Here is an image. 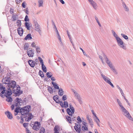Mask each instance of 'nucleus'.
<instances>
[{
    "mask_svg": "<svg viewBox=\"0 0 133 133\" xmlns=\"http://www.w3.org/2000/svg\"><path fill=\"white\" fill-rule=\"evenodd\" d=\"M31 109V107L30 105H27L21 108L19 107L15 109V111L17 113H19L21 114V120L22 122L21 123H22L23 122V118H25V121L29 122L33 117V116L31 113H29V112Z\"/></svg>",
    "mask_w": 133,
    "mask_h": 133,
    "instance_id": "1",
    "label": "nucleus"
},
{
    "mask_svg": "<svg viewBox=\"0 0 133 133\" xmlns=\"http://www.w3.org/2000/svg\"><path fill=\"white\" fill-rule=\"evenodd\" d=\"M0 88L1 90H3L0 94L1 96L3 98L5 96L7 98L6 99V101L8 102H12V99L11 97L9 96L12 94L11 89H8L6 90L5 88L3 86L1 87Z\"/></svg>",
    "mask_w": 133,
    "mask_h": 133,
    "instance_id": "2",
    "label": "nucleus"
},
{
    "mask_svg": "<svg viewBox=\"0 0 133 133\" xmlns=\"http://www.w3.org/2000/svg\"><path fill=\"white\" fill-rule=\"evenodd\" d=\"M121 109L123 115L129 120L133 121V119L128 111L124 107Z\"/></svg>",
    "mask_w": 133,
    "mask_h": 133,
    "instance_id": "3",
    "label": "nucleus"
},
{
    "mask_svg": "<svg viewBox=\"0 0 133 133\" xmlns=\"http://www.w3.org/2000/svg\"><path fill=\"white\" fill-rule=\"evenodd\" d=\"M118 45L120 48L126 50L127 49L126 46L124 45L123 41L119 37L116 39Z\"/></svg>",
    "mask_w": 133,
    "mask_h": 133,
    "instance_id": "4",
    "label": "nucleus"
},
{
    "mask_svg": "<svg viewBox=\"0 0 133 133\" xmlns=\"http://www.w3.org/2000/svg\"><path fill=\"white\" fill-rule=\"evenodd\" d=\"M101 76L102 78L103 79L104 81L107 83L109 84L112 88L114 87L113 84L111 82L110 79L107 76L103 75L102 73L101 74Z\"/></svg>",
    "mask_w": 133,
    "mask_h": 133,
    "instance_id": "5",
    "label": "nucleus"
},
{
    "mask_svg": "<svg viewBox=\"0 0 133 133\" xmlns=\"http://www.w3.org/2000/svg\"><path fill=\"white\" fill-rule=\"evenodd\" d=\"M12 90L13 93L16 96H19L23 92L22 91H20V87L19 86L17 88L16 87L15 88L12 89Z\"/></svg>",
    "mask_w": 133,
    "mask_h": 133,
    "instance_id": "6",
    "label": "nucleus"
},
{
    "mask_svg": "<svg viewBox=\"0 0 133 133\" xmlns=\"http://www.w3.org/2000/svg\"><path fill=\"white\" fill-rule=\"evenodd\" d=\"M14 104L16 107H19L23 104V100L21 98L17 97L14 101Z\"/></svg>",
    "mask_w": 133,
    "mask_h": 133,
    "instance_id": "7",
    "label": "nucleus"
},
{
    "mask_svg": "<svg viewBox=\"0 0 133 133\" xmlns=\"http://www.w3.org/2000/svg\"><path fill=\"white\" fill-rule=\"evenodd\" d=\"M106 62L111 69L112 71L114 72L116 74H118L117 72L111 62L109 60L106 61Z\"/></svg>",
    "mask_w": 133,
    "mask_h": 133,
    "instance_id": "8",
    "label": "nucleus"
},
{
    "mask_svg": "<svg viewBox=\"0 0 133 133\" xmlns=\"http://www.w3.org/2000/svg\"><path fill=\"white\" fill-rule=\"evenodd\" d=\"M16 85V83L15 81H10V83H9L8 85V87H9L8 89H11L10 88H12V89L15 88V86Z\"/></svg>",
    "mask_w": 133,
    "mask_h": 133,
    "instance_id": "9",
    "label": "nucleus"
},
{
    "mask_svg": "<svg viewBox=\"0 0 133 133\" xmlns=\"http://www.w3.org/2000/svg\"><path fill=\"white\" fill-rule=\"evenodd\" d=\"M91 5L93 7L94 9L96 10L98 6L96 3L93 0H88Z\"/></svg>",
    "mask_w": 133,
    "mask_h": 133,
    "instance_id": "10",
    "label": "nucleus"
},
{
    "mask_svg": "<svg viewBox=\"0 0 133 133\" xmlns=\"http://www.w3.org/2000/svg\"><path fill=\"white\" fill-rule=\"evenodd\" d=\"M35 123L37 124V125H36L35 124H32V128L34 130L37 131L39 130V126L40 125V123L38 122H35Z\"/></svg>",
    "mask_w": 133,
    "mask_h": 133,
    "instance_id": "11",
    "label": "nucleus"
},
{
    "mask_svg": "<svg viewBox=\"0 0 133 133\" xmlns=\"http://www.w3.org/2000/svg\"><path fill=\"white\" fill-rule=\"evenodd\" d=\"M75 125L74 126V128L76 131L78 133H80L81 130V126L80 124L75 123Z\"/></svg>",
    "mask_w": 133,
    "mask_h": 133,
    "instance_id": "12",
    "label": "nucleus"
},
{
    "mask_svg": "<svg viewBox=\"0 0 133 133\" xmlns=\"http://www.w3.org/2000/svg\"><path fill=\"white\" fill-rule=\"evenodd\" d=\"M29 49L27 50V54L29 57H33L34 54V52L32 50H30Z\"/></svg>",
    "mask_w": 133,
    "mask_h": 133,
    "instance_id": "13",
    "label": "nucleus"
},
{
    "mask_svg": "<svg viewBox=\"0 0 133 133\" xmlns=\"http://www.w3.org/2000/svg\"><path fill=\"white\" fill-rule=\"evenodd\" d=\"M60 105L62 108H66L68 107V104L67 102L65 101L64 102V104L62 102H61Z\"/></svg>",
    "mask_w": 133,
    "mask_h": 133,
    "instance_id": "14",
    "label": "nucleus"
},
{
    "mask_svg": "<svg viewBox=\"0 0 133 133\" xmlns=\"http://www.w3.org/2000/svg\"><path fill=\"white\" fill-rule=\"evenodd\" d=\"M5 114L7 116L8 119H11L13 117L12 114L9 111L5 112Z\"/></svg>",
    "mask_w": 133,
    "mask_h": 133,
    "instance_id": "15",
    "label": "nucleus"
},
{
    "mask_svg": "<svg viewBox=\"0 0 133 133\" xmlns=\"http://www.w3.org/2000/svg\"><path fill=\"white\" fill-rule=\"evenodd\" d=\"M75 97H76V98L78 100L79 103L81 104L82 101L81 100V98L80 95L78 93H76V94H75Z\"/></svg>",
    "mask_w": 133,
    "mask_h": 133,
    "instance_id": "16",
    "label": "nucleus"
},
{
    "mask_svg": "<svg viewBox=\"0 0 133 133\" xmlns=\"http://www.w3.org/2000/svg\"><path fill=\"white\" fill-rule=\"evenodd\" d=\"M19 35L21 36L22 35L23 30V29L22 27H19L17 29Z\"/></svg>",
    "mask_w": 133,
    "mask_h": 133,
    "instance_id": "17",
    "label": "nucleus"
},
{
    "mask_svg": "<svg viewBox=\"0 0 133 133\" xmlns=\"http://www.w3.org/2000/svg\"><path fill=\"white\" fill-rule=\"evenodd\" d=\"M28 63L31 67L34 68L35 66V64L33 61L31 60H29L28 61Z\"/></svg>",
    "mask_w": 133,
    "mask_h": 133,
    "instance_id": "18",
    "label": "nucleus"
},
{
    "mask_svg": "<svg viewBox=\"0 0 133 133\" xmlns=\"http://www.w3.org/2000/svg\"><path fill=\"white\" fill-rule=\"evenodd\" d=\"M122 6L125 10L126 11L128 12L129 11V9L128 6L126 5L124 2H122Z\"/></svg>",
    "mask_w": 133,
    "mask_h": 133,
    "instance_id": "19",
    "label": "nucleus"
},
{
    "mask_svg": "<svg viewBox=\"0 0 133 133\" xmlns=\"http://www.w3.org/2000/svg\"><path fill=\"white\" fill-rule=\"evenodd\" d=\"M10 78L9 77H7L4 79L5 83V84H7L8 85L10 82Z\"/></svg>",
    "mask_w": 133,
    "mask_h": 133,
    "instance_id": "20",
    "label": "nucleus"
},
{
    "mask_svg": "<svg viewBox=\"0 0 133 133\" xmlns=\"http://www.w3.org/2000/svg\"><path fill=\"white\" fill-rule=\"evenodd\" d=\"M51 83L55 89H59V86L56 83H55L54 82H52Z\"/></svg>",
    "mask_w": 133,
    "mask_h": 133,
    "instance_id": "21",
    "label": "nucleus"
},
{
    "mask_svg": "<svg viewBox=\"0 0 133 133\" xmlns=\"http://www.w3.org/2000/svg\"><path fill=\"white\" fill-rule=\"evenodd\" d=\"M35 30L38 31L39 34L41 35V29L40 28V26H37V27H35Z\"/></svg>",
    "mask_w": 133,
    "mask_h": 133,
    "instance_id": "22",
    "label": "nucleus"
},
{
    "mask_svg": "<svg viewBox=\"0 0 133 133\" xmlns=\"http://www.w3.org/2000/svg\"><path fill=\"white\" fill-rule=\"evenodd\" d=\"M59 90L58 94L60 96H62L64 94V92L62 88H60Z\"/></svg>",
    "mask_w": 133,
    "mask_h": 133,
    "instance_id": "23",
    "label": "nucleus"
},
{
    "mask_svg": "<svg viewBox=\"0 0 133 133\" xmlns=\"http://www.w3.org/2000/svg\"><path fill=\"white\" fill-rule=\"evenodd\" d=\"M32 39V37H31V34H28L24 38L25 40H27V39Z\"/></svg>",
    "mask_w": 133,
    "mask_h": 133,
    "instance_id": "24",
    "label": "nucleus"
},
{
    "mask_svg": "<svg viewBox=\"0 0 133 133\" xmlns=\"http://www.w3.org/2000/svg\"><path fill=\"white\" fill-rule=\"evenodd\" d=\"M111 32L112 33L113 36L116 38V39H118L119 38L118 35L116 34L115 32L113 30H112Z\"/></svg>",
    "mask_w": 133,
    "mask_h": 133,
    "instance_id": "25",
    "label": "nucleus"
},
{
    "mask_svg": "<svg viewBox=\"0 0 133 133\" xmlns=\"http://www.w3.org/2000/svg\"><path fill=\"white\" fill-rule=\"evenodd\" d=\"M66 112L68 113V115H71V116L73 114L72 111H71L69 108H67L66 109Z\"/></svg>",
    "mask_w": 133,
    "mask_h": 133,
    "instance_id": "26",
    "label": "nucleus"
},
{
    "mask_svg": "<svg viewBox=\"0 0 133 133\" xmlns=\"http://www.w3.org/2000/svg\"><path fill=\"white\" fill-rule=\"evenodd\" d=\"M66 117L67 120L68 121L69 123H71V121H72V118L71 117L68 115L66 116Z\"/></svg>",
    "mask_w": 133,
    "mask_h": 133,
    "instance_id": "27",
    "label": "nucleus"
},
{
    "mask_svg": "<svg viewBox=\"0 0 133 133\" xmlns=\"http://www.w3.org/2000/svg\"><path fill=\"white\" fill-rule=\"evenodd\" d=\"M42 68L43 71L45 72H46V66L43 64H42Z\"/></svg>",
    "mask_w": 133,
    "mask_h": 133,
    "instance_id": "28",
    "label": "nucleus"
},
{
    "mask_svg": "<svg viewBox=\"0 0 133 133\" xmlns=\"http://www.w3.org/2000/svg\"><path fill=\"white\" fill-rule=\"evenodd\" d=\"M117 101L118 105H119L121 109L123 108L124 107L122 105V104L121 103L120 101L118 99H117Z\"/></svg>",
    "mask_w": 133,
    "mask_h": 133,
    "instance_id": "29",
    "label": "nucleus"
},
{
    "mask_svg": "<svg viewBox=\"0 0 133 133\" xmlns=\"http://www.w3.org/2000/svg\"><path fill=\"white\" fill-rule=\"evenodd\" d=\"M39 7H40L43 6V0H38Z\"/></svg>",
    "mask_w": 133,
    "mask_h": 133,
    "instance_id": "30",
    "label": "nucleus"
},
{
    "mask_svg": "<svg viewBox=\"0 0 133 133\" xmlns=\"http://www.w3.org/2000/svg\"><path fill=\"white\" fill-rule=\"evenodd\" d=\"M25 26L27 29L28 30H30V25L29 23L27 22H26L25 23Z\"/></svg>",
    "mask_w": 133,
    "mask_h": 133,
    "instance_id": "31",
    "label": "nucleus"
},
{
    "mask_svg": "<svg viewBox=\"0 0 133 133\" xmlns=\"http://www.w3.org/2000/svg\"><path fill=\"white\" fill-rule=\"evenodd\" d=\"M69 105V108H70V109H71V111H72L73 113H74L75 112V109L72 106L71 104H70Z\"/></svg>",
    "mask_w": 133,
    "mask_h": 133,
    "instance_id": "32",
    "label": "nucleus"
},
{
    "mask_svg": "<svg viewBox=\"0 0 133 133\" xmlns=\"http://www.w3.org/2000/svg\"><path fill=\"white\" fill-rule=\"evenodd\" d=\"M88 120L89 121V122L90 125H91V127H92V126L93 125V122L92 119L91 118L89 119H88Z\"/></svg>",
    "mask_w": 133,
    "mask_h": 133,
    "instance_id": "33",
    "label": "nucleus"
},
{
    "mask_svg": "<svg viewBox=\"0 0 133 133\" xmlns=\"http://www.w3.org/2000/svg\"><path fill=\"white\" fill-rule=\"evenodd\" d=\"M58 127L57 126H56L54 129V133H59L58 130Z\"/></svg>",
    "mask_w": 133,
    "mask_h": 133,
    "instance_id": "34",
    "label": "nucleus"
},
{
    "mask_svg": "<svg viewBox=\"0 0 133 133\" xmlns=\"http://www.w3.org/2000/svg\"><path fill=\"white\" fill-rule=\"evenodd\" d=\"M17 16V15H15L14 14H13L12 16V21H14L16 19Z\"/></svg>",
    "mask_w": 133,
    "mask_h": 133,
    "instance_id": "35",
    "label": "nucleus"
},
{
    "mask_svg": "<svg viewBox=\"0 0 133 133\" xmlns=\"http://www.w3.org/2000/svg\"><path fill=\"white\" fill-rule=\"evenodd\" d=\"M29 46V45L28 43H26L24 45V49L26 50L27 49Z\"/></svg>",
    "mask_w": 133,
    "mask_h": 133,
    "instance_id": "36",
    "label": "nucleus"
},
{
    "mask_svg": "<svg viewBox=\"0 0 133 133\" xmlns=\"http://www.w3.org/2000/svg\"><path fill=\"white\" fill-rule=\"evenodd\" d=\"M17 25L18 26L20 27L21 26V20H18L17 22Z\"/></svg>",
    "mask_w": 133,
    "mask_h": 133,
    "instance_id": "37",
    "label": "nucleus"
},
{
    "mask_svg": "<svg viewBox=\"0 0 133 133\" xmlns=\"http://www.w3.org/2000/svg\"><path fill=\"white\" fill-rule=\"evenodd\" d=\"M48 90L49 91V92L51 93H53V91L52 88L50 87H48Z\"/></svg>",
    "mask_w": 133,
    "mask_h": 133,
    "instance_id": "38",
    "label": "nucleus"
},
{
    "mask_svg": "<svg viewBox=\"0 0 133 133\" xmlns=\"http://www.w3.org/2000/svg\"><path fill=\"white\" fill-rule=\"evenodd\" d=\"M121 35L126 40L128 39V37L126 35H125L123 34H121Z\"/></svg>",
    "mask_w": 133,
    "mask_h": 133,
    "instance_id": "39",
    "label": "nucleus"
},
{
    "mask_svg": "<svg viewBox=\"0 0 133 133\" xmlns=\"http://www.w3.org/2000/svg\"><path fill=\"white\" fill-rule=\"evenodd\" d=\"M51 72H48L46 73V75L47 77L48 78H51L52 76V75H50V74H51Z\"/></svg>",
    "mask_w": 133,
    "mask_h": 133,
    "instance_id": "40",
    "label": "nucleus"
},
{
    "mask_svg": "<svg viewBox=\"0 0 133 133\" xmlns=\"http://www.w3.org/2000/svg\"><path fill=\"white\" fill-rule=\"evenodd\" d=\"M39 73L40 76L41 77H44V75L43 74V73L42 71L39 70Z\"/></svg>",
    "mask_w": 133,
    "mask_h": 133,
    "instance_id": "41",
    "label": "nucleus"
},
{
    "mask_svg": "<svg viewBox=\"0 0 133 133\" xmlns=\"http://www.w3.org/2000/svg\"><path fill=\"white\" fill-rule=\"evenodd\" d=\"M82 129L83 131L87 130H88V128L87 127H85V126H83L82 127Z\"/></svg>",
    "mask_w": 133,
    "mask_h": 133,
    "instance_id": "42",
    "label": "nucleus"
},
{
    "mask_svg": "<svg viewBox=\"0 0 133 133\" xmlns=\"http://www.w3.org/2000/svg\"><path fill=\"white\" fill-rule=\"evenodd\" d=\"M45 131V130L44 128H41L40 130V132L39 133H44Z\"/></svg>",
    "mask_w": 133,
    "mask_h": 133,
    "instance_id": "43",
    "label": "nucleus"
},
{
    "mask_svg": "<svg viewBox=\"0 0 133 133\" xmlns=\"http://www.w3.org/2000/svg\"><path fill=\"white\" fill-rule=\"evenodd\" d=\"M38 59L39 60L40 63H41V65L42 64H44L43 59L41 57H38Z\"/></svg>",
    "mask_w": 133,
    "mask_h": 133,
    "instance_id": "44",
    "label": "nucleus"
},
{
    "mask_svg": "<svg viewBox=\"0 0 133 133\" xmlns=\"http://www.w3.org/2000/svg\"><path fill=\"white\" fill-rule=\"evenodd\" d=\"M103 57H104V58L106 61H107V60H109L107 56L105 55V54L103 53Z\"/></svg>",
    "mask_w": 133,
    "mask_h": 133,
    "instance_id": "45",
    "label": "nucleus"
},
{
    "mask_svg": "<svg viewBox=\"0 0 133 133\" xmlns=\"http://www.w3.org/2000/svg\"><path fill=\"white\" fill-rule=\"evenodd\" d=\"M24 21L25 22L29 21V19L28 18V16L27 15L25 16L24 18Z\"/></svg>",
    "mask_w": 133,
    "mask_h": 133,
    "instance_id": "46",
    "label": "nucleus"
},
{
    "mask_svg": "<svg viewBox=\"0 0 133 133\" xmlns=\"http://www.w3.org/2000/svg\"><path fill=\"white\" fill-rule=\"evenodd\" d=\"M40 48L38 46H37L36 49V51L37 53H39L40 52Z\"/></svg>",
    "mask_w": 133,
    "mask_h": 133,
    "instance_id": "47",
    "label": "nucleus"
},
{
    "mask_svg": "<svg viewBox=\"0 0 133 133\" xmlns=\"http://www.w3.org/2000/svg\"><path fill=\"white\" fill-rule=\"evenodd\" d=\"M54 100L55 101V100L58 99V96L57 95H54L53 97Z\"/></svg>",
    "mask_w": 133,
    "mask_h": 133,
    "instance_id": "48",
    "label": "nucleus"
},
{
    "mask_svg": "<svg viewBox=\"0 0 133 133\" xmlns=\"http://www.w3.org/2000/svg\"><path fill=\"white\" fill-rule=\"evenodd\" d=\"M34 23L35 27H37V26H39V25L38 24L37 22L36 21H35V22H34Z\"/></svg>",
    "mask_w": 133,
    "mask_h": 133,
    "instance_id": "49",
    "label": "nucleus"
},
{
    "mask_svg": "<svg viewBox=\"0 0 133 133\" xmlns=\"http://www.w3.org/2000/svg\"><path fill=\"white\" fill-rule=\"evenodd\" d=\"M62 99L63 101H65L67 99L66 96L65 95H64L62 97Z\"/></svg>",
    "mask_w": 133,
    "mask_h": 133,
    "instance_id": "50",
    "label": "nucleus"
},
{
    "mask_svg": "<svg viewBox=\"0 0 133 133\" xmlns=\"http://www.w3.org/2000/svg\"><path fill=\"white\" fill-rule=\"evenodd\" d=\"M26 4V3L25 2H23L22 4V7H23V8H25L26 7L25 4Z\"/></svg>",
    "mask_w": 133,
    "mask_h": 133,
    "instance_id": "51",
    "label": "nucleus"
},
{
    "mask_svg": "<svg viewBox=\"0 0 133 133\" xmlns=\"http://www.w3.org/2000/svg\"><path fill=\"white\" fill-rule=\"evenodd\" d=\"M57 38L60 41V42H61V43H62V42L61 41V37L59 35H58V36H57Z\"/></svg>",
    "mask_w": 133,
    "mask_h": 133,
    "instance_id": "52",
    "label": "nucleus"
},
{
    "mask_svg": "<svg viewBox=\"0 0 133 133\" xmlns=\"http://www.w3.org/2000/svg\"><path fill=\"white\" fill-rule=\"evenodd\" d=\"M77 120L79 121V122L80 123H81L82 122V120L81 119V118L79 116H78L77 118Z\"/></svg>",
    "mask_w": 133,
    "mask_h": 133,
    "instance_id": "53",
    "label": "nucleus"
},
{
    "mask_svg": "<svg viewBox=\"0 0 133 133\" xmlns=\"http://www.w3.org/2000/svg\"><path fill=\"white\" fill-rule=\"evenodd\" d=\"M55 101L56 103L58 104L60 103V104H61V102H62V101H60L58 99L55 100Z\"/></svg>",
    "mask_w": 133,
    "mask_h": 133,
    "instance_id": "54",
    "label": "nucleus"
},
{
    "mask_svg": "<svg viewBox=\"0 0 133 133\" xmlns=\"http://www.w3.org/2000/svg\"><path fill=\"white\" fill-rule=\"evenodd\" d=\"M17 113L18 114V116H17L16 118L17 119H20V117L21 118L20 116H21V114H19V115H18L19 114H19L18 113Z\"/></svg>",
    "mask_w": 133,
    "mask_h": 133,
    "instance_id": "55",
    "label": "nucleus"
},
{
    "mask_svg": "<svg viewBox=\"0 0 133 133\" xmlns=\"http://www.w3.org/2000/svg\"><path fill=\"white\" fill-rule=\"evenodd\" d=\"M10 12L11 14H12L14 12V10L12 8H10Z\"/></svg>",
    "mask_w": 133,
    "mask_h": 133,
    "instance_id": "56",
    "label": "nucleus"
},
{
    "mask_svg": "<svg viewBox=\"0 0 133 133\" xmlns=\"http://www.w3.org/2000/svg\"><path fill=\"white\" fill-rule=\"evenodd\" d=\"M23 126L25 128H26V127H27L28 125V123H24L23 124Z\"/></svg>",
    "mask_w": 133,
    "mask_h": 133,
    "instance_id": "57",
    "label": "nucleus"
},
{
    "mask_svg": "<svg viewBox=\"0 0 133 133\" xmlns=\"http://www.w3.org/2000/svg\"><path fill=\"white\" fill-rule=\"evenodd\" d=\"M97 120H98V121H96V123L97 125L99 126L100 127V125H99V122H100L98 118V119H97Z\"/></svg>",
    "mask_w": 133,
    "mask_h": 133,
    "instance_id": "58",
    "label": "nucleus"
},
{
    "mask_svg": "<svg viewBox=\"0 0 133 133\" xmlns=\"http://www.w3.org/2000/svg\"><path fill=\"white\" fill-rule=\"evenodd\" d=\"M25 13L28 15L29 14L28 9V8H26L25 10Z\"/></svg>",
    "mask_w": 133,
    "mask_h": 133,
    "instance_id": "59",
    "label": "nucleus"
},
{
    "mask_svg": "<svg viewBox=\"0 0 133 133\" xmlns=\"http://www.w3.org/2000/svg\"><path fill=\"white\" fill-rule=\"evenodd\" d=\"M26 133H30V132H31L30 131V130H29L27 128H26Z\"/></svg>",
    "mask_w": 133,
    "mask_h": 133,
    "instance_id": "60",
    "label": "nucleus"
},
{
    "mask_svg": "<svg viewBox=\"0 0 133 133\" xmlns=\"http://www.w3.org/2000/svg\"><path fill=\"white\" fill-rule=\"evenodd\" d=\"M15 104H12V105L11 107V109L12 110H13L14 109V106H15Z\"/></svg>",
    "mask_w": 133,
    "mask_h": 133,
    "instance_id": "61",
    "label": "nucleus"
},
{
    "mask_svg": "<svg viewBox=\"0 0 133 133\" xmlns=\"http://www.w3.org/2000/svg\"><path fill=\"white\" fill-rule=\"evenodd\" d=\"M83 125L84 126H85V127H87V125H86V124H87V123L86 122H85L84 121H83Z\"/></svg>",
    "mask_w": 133,
    "mask_h": 133,
    "instance_id": "62",
    "label": "nucleus"
},
{
    "mask_svg": "<svg viewBox=\"0 0 133 133\" xmlns=\"http://www.w3.org/2000/svg\"><path fill=\"white\" fill-rule=\"evenodd\" d=\"M72 120L73 121H74L76 120V118L75 117H74L73 116H72Z\"/></svg>",
    "mask_w": 133,
    "mask_h": 133,
    "instance_id": "63",
    "label": "nucleus"
},
{
    "mask_svg": "<svg viewBox=\"0 0 133 133\" xmlns=\"http://www.w3.org/2000/svg\"><path fill=\"white\" fill-rule=\"evenodd\" d=\"M31 46L33 47H36V45H35V43L33 42L32 44H31Z\"/></svg>",
    "mask_w": 133,
    "mask_h": 133,
    "instance_id": "64",
    "label": "nucleus"
}]
</instances>
